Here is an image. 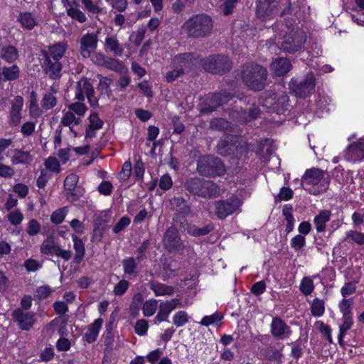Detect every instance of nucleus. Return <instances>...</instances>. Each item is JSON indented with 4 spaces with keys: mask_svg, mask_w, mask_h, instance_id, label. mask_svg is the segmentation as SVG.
I'll return each mask as SVG.
<instances>
[{
    "mask_svg": "<svg viewBox=\"0 0 364 364\" xmlns=\"http://www.w3.org/2000/svg\"><path fill=\"white\" fill-rule=\"evenodd\" d=\"M23 107V98L20 96L16 97L11 102V108L10 110V124L16 127L21 119V111Z\"/></svg>",
    "mask_w": 364,
    "mask_h": 364,
    "instance_id": "nucleus-22",
    "label": "nucleus"
},
{
    "mask_svg": "<svg viewBox=\"0 0 364 364\" xmlns=\"http://www.w3.org/2000/svg\"><path fill=\"white\" fill-rule=\"evenodd\" d=\"M56 103V98L50 92H46L42 99V107L46 109H50L54 107Z\"/></svg>",
    "mask_w": 364,
    "mask_h": 364,
    "instance_id": "nucleus-49",
    "label": "nucleus"
},
{
    "mask_svg": "<svg viewBox=\"0 0 364 364\" xmlns=\"http://www.w3.org/2000/svg\"><path fill=\"white\" fill-rule=\"evenodd\" d=\"M288 100L289 97L287 95L282 94L279 96L276 95L273 112L277 114L283 113L287 109Z\"/></svg>",
    "mask_w": 364,
    "mask_h": 364,
    "instance_id": "nucleus-37",
    "label": "nucleus"
},
{
    "mask_svg": "<svg viewBox=\"0 0 364 364\" xmlns=\"http://www.w3.org/2000/svg\"><path fill=\"white\" fill-rule=\"evenodd\" d=\"M324 301L323 300L315 299L311 304V311L314 316H321L324 312Z\"/></svg>",
    "mask_w": 364,
    "mask_h": 364,
    "instance_id": "nucleus-45",
    "label": "nucleus"
},
{
    "mask_svg": "<svg viewBox=\"0 0 364 364\" xmlns=\"http://www.w3.org/2000/svg\"><path fill=\"white\" fill-rule=\"evenodd\" d=\"M66 212L65 208L54 211L50 217L51 221L55 224H60L65 219Z\"/></svg>",
    "mask_w": 364,
    "mask_h": 364,
    "instance_id": "nucleus-54",
    "label": "nucleus"
},
{
    "mask_svg": "<svg viewBox=\"0 0 364 364\" xmlns=\"http://www.w3.org/2000/svg\"><path fill=\"white\" fill-rule=\"evenodd\" d=\"M197 171L204 176H223L226 168L223 161L218 157L203 156L198 161Z\"/></svg>",
    "mask_w": 364,
    "mask_h": 364,
    "instance_id": "nucleus-6",
    "label": "nucleus"
},
{
    "mask_svg": "<svg viewBox=\"0 0 364 364\" xmlns=\"http://www.w3.org/2000/svg\"><path fill=\"white\" fill-rule=\"evenodd\" d=\"M90 127L92 129H99L103 125V121L101 120L97 113H92L89 117Z\"/></svg>",
    "mask_w": 364,
    "mask_h": 364,
    "instance_id": "nucleus-62",
    "label": "nucleus"
},
{
    "mask_svg": "<svg viewBox=\"0 0 364 364\" xmlns=\"http://www.w3.org/2000/svg\"><path fill=\"white\" fill-rule=\"evenodd\" d=\"M65 49V45L63 43H59L50 46L48 51L43 52V56L59 60L63 56Z\"/></svg>",
    "mask_w": 364,
    "mask_h": 364,
    "instance_id": "nucleus-31",
    "label": "nucleus"
},
{
    "mask_svg": "<svg viewBox=\"0 0 364 364\" xmlns=\"http://www.w3.org/2000/svg\"><path fill=\"white\" fill-rule=\"evenodd\" d=\"M11 162L13 164H30L33 161V157L28 151L16 149L13 151Z\"/></svg>",
    "mask_w": 364,
    "mask_h": 364,
    "instance_id": "nucleus-30",
    "label": "nucleus"
},
{
    "mask_svg": "<svg viewBox=\"0 0 364 364\" xmlns=\"http://www.w3.org/2000/svg\"><path fill=\"white\" fill-rule=\"evenodd\" d=\"M343 323L340 326V333L338 335V341L341 343L343 336L346 332L350 329L353 323V315L350 316H343L342 317Z\"/></svg>",
    "mask_w": 364,
    "mask_h": 364,
    "instance_id": "nucleus-38",
    "label": "nucleus"
},
{
    "mask_svg": "<svg viewBox=\"0 0 364 364\" xmlns=\"http://www.w3.org/2000/svg\"><path fill=\"white\" fill-rule=\"evenodd\" d=\"M240 200L237 198H230L228 200H219L215 203V214L220 219H224L232 214L240 206Z\"/></svg>",
    "mask_w": 364,
    "mask_h": 364,
    "instance_id": "nucleus-13",
    "label": "nucleus"
},
{
    "mask_svg": "<svg viewBox=\"0 0 364 364\" xmlns=\"http://www.w3.org/2000/svg\"><path fill=\"white\" fill-rule=\"evenodd\" d=\"M223 317V315L218 313L213 314V315L210 316H206L202 318L200 324L203 326H208L210 324H213L218 321H220Z\"/></svg>",
    "mask_w": 364,
    "mask_h": 364,
    "instance_id": "nucleus-52",
    "label": "nucleus"
},
{
    "mask_svg": "<svg viewBox=\"0 0 364 364\" xmlns=\"http://www.w3.org/2000/svg\"><path fill=\"white\" fill-rule=\"evenodd\" d=\"M41 252L44 255H56L62 257L65 261L69 260L72 257V252L62 250L53 236L48 237L43 242L41 246Z\"/></svg>",
    "mask_w": 364,
    "mask_h": 364,
    "instance_id": "nucleus-11",
    "label": "nucleus"
},
{
    "mask_svg": "<svg viewBox=\"0 0 364 364\" xmlns=\"http://www.w3.org/2000/svg\"><path fill=\"white\" fill-rule=\"evenodd\" d=\"M294 23L293 19H287L284 24L281 25L279 31H277L280 28L279 25L274 26L278 35L277 45L285 53H294L300 51L306 41L304 31L300 29L294 31Z\"/></svg>",
    "mask_w": 364,
    "mask_h": 364,
    "instance_id": "nucleus-1",
    "label": "nucleus"
},
{
    "mask_svg": "<svg viewBox=\"0 0 364 364\" xmlns=\"http://www.w3.org/2000/svg\"><path fill=\"white\" fill-rule=\"evenodd\" d=\"M213 230V227L210 224H208L205 226L199 228L195 225L189 228V235L198 237L202 235H206Z\"/></svg>",
    "mask_w": 364,
    "mask_h": 364,
    "instance_id": "nucleus-42",
    "label": "nucleus"
},
{
    "mask_svg": "<svg viewBox=\"0 0 364 364\" xmlns=\"http://www.w3.org/2000/svg\"><path fill=\"white\" fill-rule=\"evenodd\" d=\"M105 50L113 53L114 56L120 57L123 54V48L115 36H108L105 39Z\"/></svg>",
    "mask_w": 364,
    "mask_h": 364,
    "instance_id": "nucleus-25",
    "label": "nucleus"
},
{
    "mask_svg": "<svg viewBox=\"0 0 364 364\" xmlns=\"http://www.w3.org/2000/svg\"><path fill=\"white\" fill-rule=\"evenodd\" d=\"M163 242L165 249L170 252H178L184 249V245L178 234V230L173 226L166 230Z\"/></svg>",
    "mask_w": 364,
    "mask_h": 364,
    "instance_id": "nucleus-12",
    "label": "nucleus"
},
{
    "mask_svg": "<svg viewBox=\"0 0 364 364\" xmlns=\"http://www.w3.org/2000/svg\"><path fill=\"white\" fill-rule=\"evenodd\" d=\"M203 69L213 74L223 75L229 72L232 68V62L226 55H211L200 60Z\"/></svg>",
    "mask_w": 364,
    "mask_h": 364,
    "instance_id": "nucleus-7",
    "label": "nucleus"
},
{
    "mask_svg": "<svg viewBox=\"0 0 364 364\" xmlns=\"http://www.w3.org/2000/svg\"><path fill=\"white\" fill-rule=\"evenodd\" d=\"M173 64L174 67L183 70L184 73L194 69L198 65H201L199 55L195 53H185L178 55L173 58Z\"/></svg>",
    "mask_w": 364,
    "mask_h": 364,
    "instance_id": "nucleus-10",
    "label": "nucleus"
},
{
    "mask_svg": "<svg viewBox=\"0 0 364 364\" xmlns=\"http://www.w3.org/2000/svg\"><path fill=\"white\" fill-rule=\"evenodd\" d=\"M17 20L21 26L27 30H32L38 24L37 18L31 12H21Z\"/></svg>",
    "mask_w": 364,
    "mask_h": 364,
    "instance_id": "nucleus-27",
    "label": "nucleus"
},
{
    "mask_svg": "<svg viewBox=\"0 0 364 364\" xmlns=\"http://www.w3.org/2000/svg\"><path fill=\"white\" fill-rule=\"evenodd\" d=\"M129 282L127 280L122 279L119 281L114 288V293L115 295H123L129 287Z\"/></svg>",
    "mask_w": 364,
    "mask_h": 364,
    "instance_id": "nucleus-61",
    "label": "nucleus"
},
{
    "mask_svg": "<svg viewBox=\"0 0 364 364\" xmlns=\"http://www.w3.org/2000/svg\"><path fill=\"white\" fill-rule=\"evenodd\" d=\"M73 240L74 242L73 247L75 250V255L74 259L75 262L79 263L85 256V250L84 242L80 238L75 235L73 236Z\"/></svg>",
    "mask_w": 364,
    "mask_h": 364,
    "instance_id": "nucleus-35",
    "label": "nucleus"
},
{
    "mask_svg": "<svg viewBox=\"0 0 364 364\" xmlns=\"http://www.w3.org/2000/svg\"><path fill=\"white\" fill-rule=\"evenodd\" d=\"M277 5L259 1L257 7V16L262 21L272 18L277 12Z\"/></svg>",
    "mask_w": 364,
    "mask_h": 364,
    "instance_id": "nucleus-21",
    "label": "nucleus"
},
{
    "mask_svg": "<svg viewBox=\"0 0 364 364\" xmlns=\"http://www.w3.org/2000/svg\"><path fill=\"white\" fill-rule=\"evenodd\" d=\"M171 209L177 211L176 213L189 214L191 208L183 197H173L170 200Z\"/></svg>",
    "mask_w": 364,
    "mask_h": 364,
    "instance_id": "nucleus-26",
    "label": "nucleus"
},
{
    "mask_svg": "<svg viewBox=\"0 0 364 364\" xmlns=\"http://www.w3.org/2000/svg\"><path fill=\"white\" fill-rule=\"evenodd\" d=\"M331 215L330 210H323L314 218V223L318 232H322L326 229V223L329 221Z\"/></svg>",
    "mask_w": 364,
    "mask_h": 364,
    "instance_id": "nucleus-33",
    "label": "nucleus"
},
{
    "mask_svg": "<svg viewBox=\"0 0 364 364\" xmlns=\"http://www.w3.org/2000/svg\"><path fill=\"white\" fill-rule=\"evenodd\" d=\"M141 256H138L136 259L134 257H128L122 261L123 270L125 274L130 276H136L137 271V261H141Z\"/></svg>",
    "mask_w": 364,
    "mask_h": 364,
    "instance_id": "nucleus-32",
    "label": "nucleus"
},
{
    "mask_svg": "<svg viewBox=\"0 0 364 364\" xmlns=\"http://www.w3.org/2000/svg\"><path fill=\"white\" fill-rule=\"evenodd\" d=\"M158 306V302L156 299L146 301L142 306L143 314L145 316H151L154 314Z\"/></svg>",
    "mask_w": 364,
    "mask_h": 364,
    "instance_id": "nucleus-43",
    "label": "nucleus"
},
{
    "mask_svg": "<svg viewBox=\"0 0 364 364\" xmlns=\"http://www.w3.org/2000/svg\"><path fill=\"white\" fill-rule=\"evenodd\" d=\"M78 179V176L76 174H70L64 181L66 197L70 201H75L82 196L81 191L77 188Z\"/></svg>",
    "mask_w": 364,
    "mask_h": 364,
    "instance_id": "nucleus-18",
    "label": "nucleus"
},
{
    "mask_svg": "<svg viewBox=\"0 0 364 364\" xmlns=\"http://www.w3.org/2000/svg\"><path fill=\"white\" fill-rule=\"evenodd\" d=\"M189 319V316L184 311H179L176 313L173 317V323L177 327L185 325Z\"/></svg>",
    "mask_w": 364,
    "mask_h": 364,
    "instance_id": "nucleus-47",
    "label": "nucleus"
},
{
    "mask_svg": "<svg viewBox=\"0 0 364 364\" xmlns=\"http://www.w3.org/2000/svg\"><path fill=\"white\" fill-rule=\"evenodd\" d=\"M98 38L96 33H87L80 41V52L85 58H89L97 45Z\"/></svg>",
    "mask_w": 364,
    "mask_h": 364,
    "instance_id": "nucleus-17",
    "label": "nucleus"
},
{
    "mask_svg": "<svg viewBox=\"0 0 364 364\" xmlns=\"http://www.w3.org/2000/svg\"><path fill=\"white\" fill-rule=\"evenodd\" d=\"M183 27L188 36L201 38L210 33L213 23L208 16L200 14L190 18L185 22Z\"/></svg>",
    "mask_w": 364,
    "mask_h": 364,
    "instance_id": "nucleus-5",
    "label": "nucleus"
},
{
    "mask_svg": "<svg viewBox=\"0 0 364 364\" xmlns=\"http://www.w3.org/2000/svg\"><path fill=\"white\" fill-rule=\"evenodd\" d=\"M230 124L228 121L224 119L216 118L210 121V127L212 129L225 132L231 128Z\"/></svg>",
    "mask_w": 364,
    "mask_h": 364,
    "instance_id": "nucleus-39",
    "label": "nucleus"
},
{
    "mask_svg": "<svg viewBox=\"0 0 364 364\" xmlns=\"http://www.w3.org/2000/svg\"><path fill=\"white\" fill-rule=\"evenodd\" d=\"M0 58L7 63H12L18 58V52L13 46H4L0 48Z\"/></svg>",
    "mask_w": 364,
    "mask_h": 364,
    "instance_id": "nucleus-29",
    "label": "nucleus"
},
{
    "mask_svg": "<svg viewBox=\"0 0 364 364\" xmlns=\"http://www.w3.org/2000/svg\"><path fill=\"white\" fill-rule=\"evenodd\" d=\"M80 119L77 118L73 112H67L61 119V124L63 126H70L72 124H78L80 123Z\"/></svg>",
    "mask_w": 364,
    "mask_h": 364,
    "instance_id": "nucleus-50",
    "label": "nucleus"
},
{
    "mask_svg": "<svg viewBox=\"0 0 364 364\" xmlns=\"http://www.w3.org/2000/svg\"><path fill=\"white\" fill-rule=\"evenodd\" d=\"M82 4L84 5L85 9L90 13H92L93 14H100L102 11V9L95 5L92 0H81Z\"/></svg>",
    "mask_w": 364,
    "mask_h": 364,
    "instance_id": "nucleus-55",
    "label": "nucleus"
},
{
    "mask_svg": "<svg viewBox=\"0 0 364 364\" xmlns=\"http://www.w3.org/2000/svg\"><path fill=\"white\" fill-rule=\"evenodd\" d=\"M12 317L19 328L24 331L31 329L35 321V314L31 311H25L23 309H17L12 313Z\"/></svg>",
    "mask_w": 364,
    "mask_h": 364,
    "instance_id": "nucleus-14",
    "label": "nucleus"
},
{
    "mask_svg": "<svg viewBox=\"0 0 364 364\" xmlns=\"http://www.w3.org/2000/svg\"><path fill=\"white\" fill-rule=\"evenodd\" d=\"M356 291V283L353 282H347L341 289V294L343 299L353 294Z\"/></svg>",
    "mask_w": 364,
    "mask_h": 364,
    "instance_id": "nucleus-53",
    "label": "nucleus"
},
{
    "mask_svg": "<svg viewBox=\"0 0 364 364\" xmlns=\"http://www.w3.org/2000/svg\"><path fill=\"white\" fill-rule=\"evenodd\" d=\"M183 186L190 194L203 198L215 197L220 193L219 188L215 183L198 176L187 178Z\"/></svg>",
    "mask_w": 364,
    "mask_h": 364,
    "instance_id": "nucleus-4",
    "label": "nucleus"
},
{
    "mask_svg": "<svg viewBox=\"0 0 364 364\" xmlns=\"http://www.w3.org/2000/svg\"><path fill=\"white\" fill-rule=\"evenodd\" d=\"M23 216L19 210L11 212L8 215V220L14 225L20 224L23 220Z\"/></svg>",
    "mask_w": 364,
    "mask_h": 364,
    "instance_id": "nucleus-59",
    "label": "nucleus"
},
{
    "mask_svg": "<svg viewBox=\"0 0 364 364\" xmlns=\"http://www.w3.org/2000/svg\"><path fill=\"white\" fill-rule=\"evenodd\" d=\"M149 286L157 296L166 295L171 296L174 291L173 287L166 285L155 280L151 281Z\"/></svg>",
    "mask_w": 364,
    "mask_h": 364,
    "instance_id": "nucleus-28",
    "label": "nucleus"
},
{
    "mask_svg": "<svg viewBox=\"0 0 364 364\" xmlns=\"http://www.w3.org/2000/svg\"><path fill=\"white\" fill-rule=\"evenodd\" d=\"M276 94H269L267 97L260 99V104L265 107L268 112H273L274 105L275 103Z\"/></svg>",
    "mask_w": 364,
    "mask_h": 364,
    "instance_id": "nucleus-51",
    "label": "nucleus"
},
{
    "mask_svg": "<svg viewBox=\"0 0 364 364\" xmlns=\"http://www.w3.org/2000/svg\"><path fill=\"white\" fill-rule=\"evenodd\" d=\"M63 4L66 8L67 15L73 20L81 23L87 21L85 14L79 9L77 0H63Z\"/></svg>",
    "mask_w": 364,
    "mask_h": 364,
    "instance_id": "nucleus-19",
    "label": "nucleus"
},
{
    "mask_svg": "<svg viewBox=\"0 0 364 364\" xmlns=\"http://www.w3.org/2000/svg\"><path fill=\"white\" fill-rule=\"evenodd\" d=\"M52 292L53 290L48 285H43L36 289V296L40 300H43L46 299Z\"/></svg>",
    "mask_w": 364,
    "mask_h": 364,
    "instance_id": "nucleus-57",
    "label": "nucleus"
},
{
    "mask_svg": "<svg viewBox=\"0 0 364 364\" xmlns=\"http://www.w3.org/2000/svg\"><path fill=\"white\" fill-rule=\"evenodd\" d=\"M231 98V95L227 92L208 94L204 97L200 105V112L201 114L211 113L223 104L227 103Z\"/></svg>",
    "mask_w": 364,
    "mask_h": 364,
    "instance_id": "nucleus-9",
    "label": "nucleus"
},
{
    "mask_svg": "<svg viewBox=\"0 0 364 364\" xmlns=\"http://www.w3.org/2000/svg\"><path fill=\"white\" fill-rule=\"evenodd\" d=\"M326 171L317 168L307 169L301 178V186L309 193L318 195L328 188L330 178Z\"/></svg>",
    "mask_w": 364,
    "mask_h": 364,
    "instance_id": "nucleus-3",
    "label": "nucleus"
},
{
    "mask_svg": "<svg viewBox=\"0 0 364 364\" xmlns=\"http://www.w3.org/2000/svg\"><path fill=\"white\" fill-rule=\"evenodd\" d=\"M43 68L45 73L51 79L59 78L61 75L62 65L58 60H53L46 56L43 61Z\"/></svg>",
    "mask_w": 364,
    "mask_h": 364,
    "instance_id": "nucleus-20",
    "label": "nucleus"
},
{
    "mask_svg": "<svg viewBox=\"0 0 364 364\" xmlns=\"http://www.w3.org/2000/svg\"><path fill=\"white\" fill-rule=\"evenodd\" d=\"M270 68L276 75L282 76L290 70L291 64L287 58H277L271 63Z\"/></svg>",
    "mask_w": 364,
    "mask_h": 364,
    "instance_id": "nucleus-23",
    "label": "nucleus"
},
{
    "mask_svg": "<svg viewBox=\"0 0 364 364\" xmlns=\"http://www.w3.org/2000/svg\"><path fill=\"white\" fill-rule=\"evenodd\" d=\"M74 102L68 106V109L71 110V112H75L78 116H83L87 110L86 106L80 102Z\"/></svg>",
    "mask_w": 364,
    "mask_h": 364,
    "instance_id": "nucleus-56",
    "label": "nucleus"
},
{
    "mask_svg": "<svg viewBox=\"0 0 364 364\" xmlns=\"http://www.w3.org/2000/svg\"><path fill=\"white\" fill-rule=\"evenodd\" d=\"M45 166L47 169L53 172H58L60 170V164L55 157L50 156L46 161Z\"/></svg>",
    "mask_w": 364,
    "mask_h": 364,
    "instance_id": "nucleus-64",
    "label": "nucleus"
},
{
    "mask_svg": "<svg viewBox=\"0 0 364 364\" xmlns=\"http://www.w3.org/2000/svg\"><path fill=\"white\" fill-rule=\"evenodd\" d=\"M100 194L105 196H109L112 193L113 186L111 182L108 181H103L97 188Z\"/></svg>",
    "mask_w": 364,
    "mask_h": 364,
    "instance_id": "nucleus-60",
    "label": "nucleus"
},
{
    "mask_svg": "<svg viewBox=\"0 0 364 364\" xmlns=\"http://www.w3.org/2000/svg\"><path fill=\"white\" fill-rule=\"evenodd\" d=\"M316 85V77L313 72L306 73L301 80L292 79L290 82L291 90L296 96L306 97L310 95L314 91Z\"/></svg>",
    "mask_w": 364,
    "mask_h": 364,
    "instance_id": "nucleus-8",
    "label": "nucleus"
},
{
    "mask_svg": "<svg viewBox=\"0 0 364 364\" xmlns=\"http://www.w3.org/2000/svg\"><path fill=\"white\" fill-rule=\"evenodd\" d=\"M173 185V181L168 174L163 175L159 180V187L164 191L169 190Z\"/></svg>",
    "mask_w": 364,
    "mask_h": 364,
    "instance_id": "nucleus-63",
    "label": "nucleus"
},
{
    "mask_svg": "<svg viewBox=\"0 0 364 364\" xmlns=\"http://www.w3.org/2000/svg\"><path fill=\"white\" fill-rule=\"evenodd\" d=\"M267 75V69L255 63L243 65L241 71L243 84L253 91H260L264 88Z\"/></svg>",
    "mask_w": 364,
    "mask_h": 364,
    "instance_id": "nucleus-2",
    "label": "nucleus"
},
{
    "mask_svg": "<svg viewBox=\"0 0 364 364\" xmlns=\"http://www.w3.org/2000/svg\"><path fill=\"white\" fill-rule=\"evenodd\" d=\"M266 356L268 357L269 360L280 361L282 358V353L279 350L270 346L266 350Z\"/></svg>",
    "mask_w": 364,
    "mask_h": 364,
    "instance_id": "nucleus-58",
    "label": "nucleus"
},
{
    "mask_svg": "<svg viewBox=\"0 0 364 364\" xmlns=\"http://www.w3.org/2000/svg\"><path fill=\"white\" fill-rule=\"evenodd\" d=\"M272 335L279 339L288 338L291 334L290 327L280 317H274L271 325Z\"/></svg>",
    "mask_w": 364,
    "mask_h": 364,
    "instance_id": "nucleus-16",
    "label": "nucleus"
},
{
    "mask_svg": "<svg viewBox=\"0 0 364 364\" xmlns=\"http://www.w3.org/2000/svg\"><path fill=\"white\" fill-rule=\"evenodd\" d=\"M94 93V88L87 79H81L75 87V99L83 101L87 95Z\"/></svg>",
    "mask_w": 364,
    "mask_h": 364,
    "instance_id": "nucleus-24",
    "label": "nucleus"
},
{
    "mask_svg": "<svg viewBox=\"0 0 364 364\" xmlns=\"http://www.w3.org/2000/svg\"><path fill=\"white\" fill-rule=\"evenodd\" d=\"M103 66L115 72H120L123 68V65L119 60L109 58L108 56L107 57Z\"/></svg>",
    "mask_w": 364,
    "mask_h": 364,
    "instance_id": "nucleus-46",
    "label": "nucleus"
},
{
    "mask_svg": "<svg viewBox=\"0 0 364 364\" xmlns=\"http://www.w3.org/2000/svg\"><path fill=\"white\" fill-rule=\"evenodd\" d=\"M188 214L175 213L173 217V223L176 230L179 229L182 232L189 234V228L193 225L188 224L186 215Z\"/></svg>",
    "mask_w": 364,
    "mask_h": 364,
    "instance_id": "nucleus-34",
    "label": "nucleus"
},
{
    "mask_svg": "<svg viewBox=\"0 0 364 364\" xmlns=\"http://www.w3.org/2000/svg\"><path fill=\"white\" fill-rule=\"evenodd\" d=\"M344 240L348 242H355L360 245H364V232L354 230L348 231Z\"/></svg>",
    "mask_w": 364,
    "mask_h": 364,
    "instance_id": "nucleus-40",
    "label": "nucleus"
},
{
    "mask_svg": "<svg viewBox=\"0 0 364 364\" xmlns=\"http://www.w3.org/2000/svg\"><path fill=\"white\" fill-rule=\"evenodd\" d=\"M352 299H343L338 304L340 311L343 316H350L352 314Z\"/></svg>",
    "mask_w": 364,
    "mask_h": 364,
    "instance_id": "nucleus-44",
    "label": "nucleus"
},
{
    "mask_svg": "<svg viewBox=\"0 0 364 364\" xmlns=\"http://www.w3.org/2000/svg\"><path fill=\"white\" fill-rule=\"evenodd\" d=\"M261 114L260 109L255 105H252L251 107L247 109H244L243 112V123L248 124L250 122L257 119L259 117Z\"/></svg>",
    "mask_w": 364,
    "mask_h": 364,
    "instance_id": "nucleus-36",
    "label": "nucleus"
},
{
    "mask_svg": "<svg viewBox=\"0 0 364 364\" xmlns=\"http://www.w3.org/2000/svg\"><path fill=\"white\" fill-rule=\"evenodd\" d=\"M344 158L349 161H361L364 159V139L350 144L344 151Z\"/></svg>",
    "mask_w": 364,
    "mask_h": 364,
    "instance_id": "nucleus-15",
    "label": "nucleus"
},
{
    "mask_svg": "<svg viewBox=\"0 0 364 364\" xmlns=\"http://www.w3.org/2000/svg\"><path fill=\"white\" fill-rule=\"evenodd\" d=\"M172 311L169 309V307L166 305L165 302H162L159 305V310L154 318V323L161 322L164 321H167L168 315Z\"/></svg>",
    "mask_w": 364,
    "mask_h": 364,
    "instance_id": "nucleus-41",
    "label": "nucleus"
},
{
    "mask_svg": "<svg viewBox=\"0 0 364 364\" xmlns=\"http://www.w3.org/2000/svg\"><path fill=\"white\" fill-rule=\"evenodd\" d=\"M314 287L311 278L305 277L301 283L300 290L304 295H309L314 291Z\"/></svg>",
    "mask_w": 364,
    "mask_h": 364,
    "instance_id": "nucleus-48",
    "label": "nucleus"
}]
</instances>
